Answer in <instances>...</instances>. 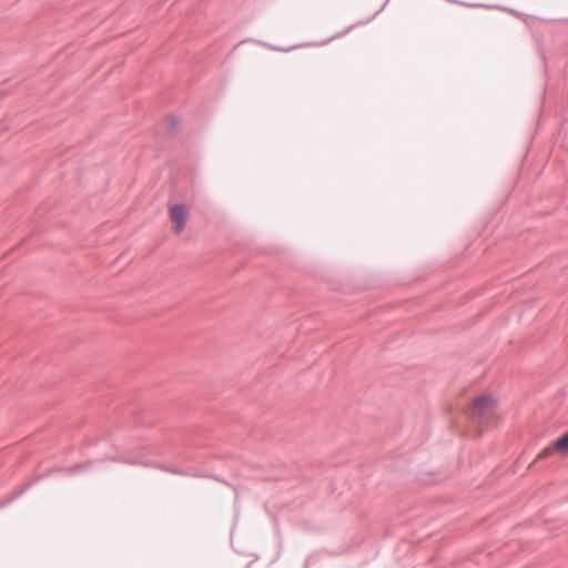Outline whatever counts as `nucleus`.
<instances>
[{
	"label": "nucleus",
	"mask_w": 568,
	"mask_h": 568,
	"mask_svg": "<svg viewBox=\"0 0 568 568\" xmlns=\"http://www.w3.org/2000/svg\"><path fill=\"white\" fill-rule=\"evenodd\" d=\"M467 412L471 423L476 426L477 436L496 429L504 420V414L500 412L497 397L489 393L474 396Z\"/></svg>",
	"instance_id": "f257e3e1"
},
{
	"label": "nucleus",
	"mask_w": 568,
	"mask_h": 568,
	"mask_svg": "<svg viewBox=\"0 0 568 568\" xmlns=\"http://www.w3.org/2000/svg\"><path fill=\"white\" fill-rule=\"evenodd\" d=\"M190 217V207L183 203H175L169 207V219L173 224V233L180 235L186 227Z\"/></svg>",
	"instance_id": "f03ea898"
},
{
	"label": "nucleus",
	"mask_w": 568,
	"mask_h": 568,
	"mask_svg": "<svg viewBox=\"0 0 568 568\" xmlns=\"http://www.w3.org/2000/svg\"><path fill=\"white\" fill-rule=\"evenodd\" d=\"M554 449L556 453L561 455L568 454V433L564 434L556 442H554Z\"/></svg>",
	"instance_id": "7ed1b4c3"
},
{
	"label": "nucleus",
	"mask_w": 568,
	"mask_h": 568,
	"mask_svg": "<svg viewBox=\"0 0 568 568\" xmlns=\"http://www.w3.org/2000/svg\"><path fill=\"white\" fill-rule=\"evenodd\" d=\"M552 453H556L554 449V444L550 447L545 448L539 455L538 458H544L546 456L551 455Z\"/></svg>",
	"instance_id": "20e7f679"
}]
</instances>
